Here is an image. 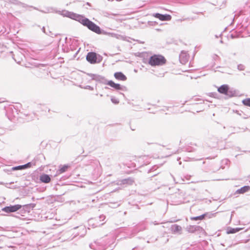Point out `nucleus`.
I'll return each instance as SVG.
<instances>
[{
    "label": "nucleus",
    "instance_id": "f257e3e1",
    "mask_svg": "<svg viewBox=\"0 0 250 250\" xmlns=\"http://www.w3.org/2000/svg\"><path fill=\"white\" fill-rule=\"evenodd\" d=\"M78 21L83 25L88 27V28L91 31L95 32L97 34H100L102 32L100 28L95 24L92 21L89 20L88 19L83 17L79 16H78Z\"/></svg>",
    "mask_w": 250,
    "mask_h": 250
},
{
    "label": "nucleus",
    "instance_id": "f03ea898",
    "mask_svg": "<svg viewBox=\"0 0 250 250\" xmlns=\"http://www.w3.org/2000/svg\"><path fill=\"white\" fill-rule=\"evenodd\" d=\"M218 91L222 93L225 94L227 96L231 97L233 95L232 91L229 90V86L228 85H223L218 88Z\"/></svg>",
    "mask_w": 250,
    "mask_h": 250
},
{
    "label": "nucleus",
    "instance_id": "7ed1b4c3",
    "mask_svg": "<svg viewBox=\"0 0 250 250\" xmlns=\"http://www.w3.org/2000/svg\"><path fill=\"white\" fill-rule=\"evenodd\" d=\"M21 208L20 205H16L9 207H5L2 209V211L6 213L16 212Z\"/></svg>",
    "mask_w": 250,
    "mask_h": 250
},
{
    "label": "nucleus",
    "instance_id": "20e7f679",
    "mask_svg": "<svg viewBox=\"0 0 250 250\" xmlns=\"http://www.w3.org/2000/svg\"><path fill=\"white\" fill-rule=\"evenodd\" d=\"M97 55L94 52H89L86 56V60L91 63H95L97 62Z\"/></svg>",
    "mask_w": 250,
    "mask_h": 250
},
{
    "label": "nucleus",
    "instance_id": "39448f33",
    "mask_svg": "<svg viewBox=\"0 0 250 250\" xmlns=\"http://www.w3.org/2000/svg\"><path fill=\"white\" fill-rule=\"evenodd\" d=\"M157 19L162 21H169L171 19V16L168 14H161L157 13Z\"/></svg>",
    "mask_w": 250,
    "mask_h": 250
},
{
    "label": "nucleus",
    "instance_id": "423d86ee",
    "mask_svg": "<svg viewBox=\"0 0 250 250\" xmlns=\"http://www.w3.org/2000/svg\"><path fill=\"white\" fill-rule=\"evenodd\" d=\"M114 76L117 80L119 81H125L127 80V77L121 72L115 73Z\"/></svg>",
    "mask_w": 250,
    "mask_h": 250
},
{
    "label": "nucleus",
    "instance_id": "0eeeda50",
    "mask_svg": "<svg viewBox=\"0 0 250 250\" xmlns=\"http://www.w3.org/2000/svg\"><path fill=\"white\" fill-rule=\"evenodd\" d=\"M171 230L174 233H181L182 227L177 225H173L170 228Z\"/></svg>",
    "mask_w": 250,
    "mask_h": 250
},
{
    "label": "nucleus",
    "instance_id": "6e6552de",
    "mask_svg": "<svg viewBox=\"0 0 250 250\" xmlns=\"http://www.w3.org/2000/svg\"><path fill=\"white\" fill-rule=\"evenodd\" d=\"M106 84L116 90H120L122 88L120 84L116 83L112 81H108Z\"/></svg>",
    "mask_w": 250,
    "mask_h": 250
},
{
    "label": "nucleus",
    "instance_id": "1a4fd4ad",
    "mask_svg": "<svg viewBox=\"0 0 250 250\" xmlns=\"http://www.w3.org/2000/svg\"><path fill=\"white\" fill-rule=\"evenodd\" d=\"M40 180L44 183H48L50 182L51 179L49 175L47 174H42L40 176Z\"/></svg>",
    "mask_w": 250,
    "mask_h": 250
},
{
    "label": "nucleus",
    "instance_id": "9d476101",
    "mask_svg": "<svg viewBox=\"0 0 250 250\" xmlns=\"http://www.w3.org/2000/svg\"><path fill=\"white\" fill-rule=\"evenodd\" d=\"M166 62V59L162 55H157V65H163Z\"/></svg>",
    "mask_w": 250,
    "mask_h": 250
},
{
    "label": "nucleus",
    "instance_id": "9b49d317",
    "mask_svg": "<svg viewBox=\"0 0 250 250\" xmlns=\"http://www.w3.org/2000/svg\"><path fill=\"white\" fill-rule=\"evenodd\" d=\"M69 167L70 166L66 165L60 167L58 171V174H60L66 171Z\"/></svg>",
    "mask_w": 250,
    "mask_h": 250
},
{
    "label": "nucleus",
    "instance_id": "f8f14e48",
    "mask_svg": "<svg viewBox=\"0 0 250 250\" xmlns=\"http://www.w3.org/2000/svg\"><path fill=\"white\" fill-rule=\"evenodd\" d=\"M241 229H242V228H229L227 229V233L228 234L235 233L238 232L239 231H240Z\"/></svg>",
    "mask_w": 250,
    "mask_h": 250
},
{
    "label": "nucleus",
    "instance_id": "ddd939ff",
    "mask_svg": "<svg viewBox=\"0 0 250 250\" xmlns=\"http://www.w3.org/2000/svg\"><path fill=\"white\" fill-rule=\"evenodd\" d=\"M250 189V187L249 186H244L241 188L240 189H238L236 192L238 193L242 194L249 191Z\"/></svg>",
    "mask_w": 250,
    "mask_h": 250
},
{
    "label": "nucleus",
    "instance_id": "4468645a",
    "mask_svg": "<svg viewBox=\"0 0 250 250\" xmlns=\"http://www.w3.org/2000/svg\"><path fill=\"white\" fill-rule=\"evenodd\" d=\"M149 63L152 66L156 65V56L154 55L152 56L149 61Z\"/></svg>",
    "mask_w": 250,
    "mask_h": 250
},
{
    "label": "nucleus",
    "instance_id": "2eb2a0df",
    "mask_svg": "<svg viewBox=\"0 0 250 250\" xmlns=\"http://www.w3.org/2000/svg\"><path fill=\"white\" fill-rule=\"evenodd\" d=\"M197 227L194 226H189L187 227L186 230L190 233H193L197 230Z\"/></svg>",
    "mask_w": 250,
    "mask_h": 250
},
{
    "label": "nucleus",
    "instance_id": "dca6fc26",
    "mask_svg": "<svg viewBox=\"0 0 250 250\" xmlns=\"http://www.w3.org/2000/svg\"><path fill=\"white\" fill-rule=\"evenodd\" d=\"M244 104L250 106V98L246 99L242 101Z\"/></svg>",
    "mask_w": 250,
    "mask_h": 250
},
{
    "label": "nucleus",
    "instance_id": "f3484780",
    "mask_svg": "<svg viewBox=\"0 0 250 250\" xmlns=\"http://www.w3.org/2000/svg\"><path fill=\"white\" fill-rule=\"evenodd\" d=\"M36 206V204H27V205H25L24 206H23V207L26 208V209H28V208H33L35 207Z\"/></svg>",
    "mask_w": 250,
    "mask_h": 250
},
{
    "label": "nucleus",
    "instance_id": "a211bd4d",
    "mask_svg": "<svg viewBox=\"0 0 250 250\" xmlns=\"http://www.w3.org/2000/svg\"><path fill=\"white\" fill-rule=\"evenodd\" d=\"M205 215H202L201 216L195 217L192 218L191 219L193 220H202L204 218Z\"/></svg>",
    "mask_w": 250,
    "mask_h": 250
},
{
    "label": "nucleus",
    "instance_id": "6ab92c4d",
    "mask_svg": "<svg viewBox=\"0 0 250 250\" xmlns=\"http://www.w3.org/2000/svg\"><path fill=\"white\" fill-rule=\"evenodd\" d=\"M25 168L24 167H23V165L22 166H18V167H15L13 168V169L14 170H19V169H24Z\"/></svg>",
    "mask_w": 250,
    "mask_h": 250
},
{
    "label": "nucleus",
    "instance_id": "aec40b11",
    "mask_svg": "<svg viewBox=\"0 0 250 250\" xmlns=\"http://www.w3.org/2000/svg\"><path fill=\"white\" fill-rule=\"evenodd\" d=\"M31 164L30 163H28L24 165H23V167H25V168H28V167H31Z\"/></svg>",
    "mask_w": 250,
    "mask_h": 250
},
{
    "label": "nucleus",
    "instance_id": "412c9836",
    "mask_svg": "<svg viewBox=\"0 0 250 250\" xmlns=\"http://www.w3.org/2000/svg\"><path fill=\"white\" fill-rule=\"evenodd\" d=\"M238 68L239 70H242L244 69V66L243 65H239Z\"/></svg>",
    "mask_w": 250,
    "mask_h": 250
},
{
    "label": "nucleus",
    "instance_id": "4be33fe9",
    "mask_svg": "<svg viewBox=\"0 0 250 250\" xmlns=\"http://www.w3.org/2000/svg\"><path fill=\"white\" fill-rule=\"evenodd\" d=\"M181 57H182V55H181L180 56V59L181 58Z\"/></svg>",
    "mask_w": 250,
    "mask_h": 250
}]
</instances>
